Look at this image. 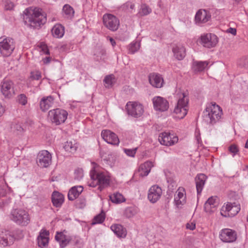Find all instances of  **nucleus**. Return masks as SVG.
I'll return each instance as SVG.
<instances>
[{"label": "nucleus", "instance_id": "nucleus-37", "mask_svg": "<svg viewBox=\"0 0 248 248\" xmlns=\"http://www.w3.org/2000/svg\"><path fill=\"white\" fill-rule=\"evenodd\" d=\"M11 129L12 131L16 133L17 134H21L24 131V129L22 127L21 124L16 121L12 123Z\"/></svg>", "mask_w": 248, "mask_h": 248}, {"label": "nucleus", "instance_id": "nucleus-61", "mask_svg": "<svg viewBox=\"0 0 248 248\" xmlns=\"http://www.w3.org/2000/svg\"><path fill=\"white\" fill-rule=\"evenodd\" d=\"M50 62V58L49 57H46L44 60V62L45 63H48Z\"/></svg>", "mask_w": 248, "mask_h": 248}, {"label": "nucleus", "instance_id": "nucleus-48", "mask_svg": "<svg viewBox=\"0 0 248 248\" xmlns=\"http://www.w3.org/2000/svg\"><path fill=\"white\" fill-rule=\"evenodd\" d=\"M137 148L134 149H124V153L128 156L134 157L136 154Z\"/></svg>", "mask_w": 248, "mask_h": 248}, {"label": "nucleus", "instance_id": "nucleus-39", "mask_svg": "<svg viewBox=\"0 0 248 248\" xmlns=\"http://www.w3.org/2000/svg\"><path fill=\"white\" fill-rule=\"evenodd\" d=\"M104 85L106 88H109L112 86L115 83V78L112 75L107 76L104 80Z\"/></svg>", "mask_w": 248, "mask_h": 248}, {"label": "nucleus", "instance_id": "nucleus-32", "mask_svg": "<svg viewBox=\"0 0 248 248\" xmlns=\"http://www.w3.org/2000/svg\"><path fill=\"white\" fill-rule=\"evenodd\" d=\"M64 33V27L60 24L55 25L52 29V33L56 38L62 37Z\"/></svg>", "mask_w": 248, "mask_h": 248}, {"label": "nucleus", "instance_id": "nucleus-44", "mask_svg": "<svg viewBox=\"0 0 248 248\" xmlns=\"http://www.w3.org/2000/svg\"><path fill=\"white\" fill-rule=\"evenodd\" d=\"M42 78L41 73L39 71H34L31 72L30 78L32 80H39Z\"/></svg>", "mask_w": 248, "mask_h": 248}, {"label": "nucleus", "instance_id": "nucleus-55", "mask_svg": "<svg viewBox=\"0 0 248 248\" xmlns=\"http://www.w3.org/2000/svg\"><path fill=\"white\" fill-rule=\"evenodd\" d=\"M227 32L235 35L236 34V30L235 28H230L227 30Z\"/></svg>", "mask_w": 248, "mask_h": 248}, {"label": "nucleus", "instance_id": "nucleus-30", "mask_svg": "<svg viewBox=\"0 0 248 248\" xmlns=\"http://www.w3.org/2000/svg\"><path fill=\"white\" fill-rule=\"evenodd\" d=\"M111 230L119 237H125L126 235V231L125 228L120 224H113L111 227Z\"/></svg>", "mask_w": 248, "mask_h": 248}, {"label": "nucleus", "instance_id": "nucleus-19", "mask_svg": "<svg viewBox=\"0 0 248 248\" xmlns=\"http://www.w3.org/2000/svg\"><path fill=\"white\" fill-rule=\"evenodd\" d=\"M102 138L107 143L112 145H118L119 140L118 136L109 130H104L101 132Z\"/></svg>", "mask_w": 248, "mask_h": 248}, {"label": "nucleus", "instance_id": "nucleus-54", "mask_svg": "<svg viewBox=\"0 0 248 248\" xmlns=\"http://www.w3.org/2000/svg\"><path fill=\"white\" fill-rule=\"evenodd\" d=\"M229 151L233 153L234 155L238 152V149L235 145H232L229 147Z\"/></svg>", "mask_w": 248, "mask_h": 248}, {"label": "nucleus", "instance_id": "nucleus-3", "mask_svg": "<svg viewBox=\"0 0 248 248\" xmlns=\"http://www.w3.org/2000/svg\"><path fill=\"white\" fill-rule=\"evenodd\" d=\"M8 217L11 221L20 226H27L31 221L29 213L20 208L12 209Z\"/></svg>", "mask_w": 248, "mask_h": 248}, {"label": "nucleus", "instance_id": "nucleus-28", "mask_svg": "<svg viewBox=\"0 0 248 248\" xmlns=\"http://www.w3.org/2000/svg\"><path fill=\"white\" fill-rule=\"evenodd\" d=\"M51 200L54 206L59 207L64 202V196L58 191H54L51 196Z\"/></svg>", "mask_w": 248, "mask_h": 248}, {"label": "nucleus", "instance_id": "nucleus-34", "mask_svg": "<svg viewBox=\"0 0 248 248\" xmlns=\"http://www.w3.org/2000/svg\"><path fill=\"white\" fill-rule=\"evenodd\" d=\"M63 148L66 151L74 153L76 151L78 146L75 141H67L65 143Z\"/></svg>", "mask_w": 248, "mask_h": 248}, {"label": "nucleus", "instance_id": "nucleus-24", "mask_svg": "<svg viewBox=\"0 0 248 248\" xmlns=\"http://www.w3.org/2000/svg\"><path fill=\"white\" fill-rule=\"evenodd\" d=\"M206 176L204 174H199L197 175L195 178V183L196 185V189L197 195L201 194L203 188L205 185V181L206 180Z\"/></svg>", "mask_w": 248, "mask_h": 248}, {"label": "nucleus", "instance_id": "nucleus-43", "mask_svg": "<svg viewBox=\"0 0 248 248\" xmlns=\"http://www.w3.org/2000/svg\"><path fill=\"white\" fill-rule=\"evenodd\" d=\"M17 101L19 104L25 106L28 102L27 97L24 94H20L17 97Z\"/></svg>", "mask_w": 248, "mask_h": 248}, {"label": "nucleus", "instance_id": "nucleus-15", "mask_svg": "<svg viewBox=\"0 0 248 248\" xmlns=\"http://www.w3.org/2000/svg\"><path fill=\"white\" fill-rule=\"evenodd\" d=\"M154 108L155 110L165 111L168 110L169 105L168 101L162 97L157 96L153 99Z\"/></svg>", "mask_w": 248, "mask_h": 248}, {"label": "nucleus", "instance_id": "nucleus-17", "mask_svg": "<svg viewBox=\"0 0 248 248\" xmlns=\"http://www.w3.org/2000/svg\"><path fill=\"white\" fill-rule=\"evenodd\" d=\"M178 140L177 137L166 132L160 133L158 137V140L160 143L166 146L172 145L177 142Z\"/></svg>", "mask_w": 248, "mask_h": 248}, {"label": "nucleus", "instance_id": "nucleus-41", "mask_svg": "<svg viewBox=\"0 0 248 248\" xmlns=\"http://www.w3.org/2000/svg\"><path fill=\"white\" fill-rule=\"evenodd\" d=\"M152 10L148 6L143 4L141 6L140 11L139 14L141 16H146L151 12Z\"/></svg>", "mask_w": 248, "mask_h": 248}, {"label": "nucleus", "instance_id": "nucleus-49", "mask_svg": "<svg viewBox=\"0 0 248 248\" xmlns=\"http://www.w3.org/2000/svg\"><path fill=\"white\" fill-rule=\"evenodd\" d=\"M14 7V3L9 0L5 1V9L6 10H12Z\"/></svg>", "mask_w": 248, "mask_h": 248}, {"label": "nucleus", "instance_id": "nucleus-5", "mask_svg": "<svg viewBox=\"0 0 248 248\" xmlns=\"http://www.w3.org/2000/svg\"><path fill=\"white\" fill-rule=\"evenodd\" d=\"M15 47V43L12 38L5 37L0 38V52L3 56L11 55Z\"/></svg>", "mask_w": 248, "mask_h": 248}, {"label": "nucleus", "instance_id": "nucleus-9", "mask_svg": "<svg viewBox=\"0 0 248 248\" xmlns=\"http://www.w3.org/2000/svg\"><path fill=\"white\" fill-rule=\"evenodd\" d=\"M103 23L105 26L111 31H116L119 26V20L114 15L106 14L103 16Z\"/></svg>", "mask_w": 248, "mask_h": 248}, {"label": "nucleus", "instance_id": "nucleus-20", "mask_svg": "<svg viewBox=\"0 0 248 248\" xmlns=\"http://www.w3.org/2000/svg\"><path fill=\"white\" fill-rule=\"evenodd\" d=\"M211 18V15L205 10L200 9L196 14L195 21L196 24L200 25L208 21Z\"/></svg>", "mask_w": 248, "mask_h": 248}, {"label": "nucleus", "instance_id": "nucleus-51", "mask_svg": "<svg viewBox=\"0 0 248 248\" xmlns=\"http://www.w3.org/2000/svg\"><path fill=\"white\" fill-rule=\"evenodd\" d=\"M49 233L48 231H47L45 230H42L40 232L39 235L38 237H41V238H48V236L49 235Z\"/></svg>", "mask_w": 248, "mask_h": 248}, {"label": "nucleus", "instance_id": "nucleus-4", "mask_svg": "<svg viewBox=\"0 0 248 248\" xmlns=\"http://www.w3.org/2000/svg\"><path fill=\"white\" fill-rule=\"evenodd\" d=\"M97 164L93 163V168L90 171V175L92 180H95L96 184H99L98 188L101 191L104 187L107 186L109 184V177L104 173L96 170Z\"/></svg>", "mask_w": 248, "mask_h": 248}, {"label": "nucleus", "instance_id": "nucleus-60", "mask_svg": "<svg viewBox=\"0 0 248 248\" xmlns=\"http://www.w3.org/2000/svg\"><path fill=\"white\" fill-rule=\"evenodd\" d=\"M109 41L113 46H114L116 45V42L112 38H109Z\"/></svg>", "mask_w": 248, "mask_h": 248}, {"label": "nucleus", "instance_id": "nucleus-42", "mask_svg": "<svg viewBox=\"0 0 248 248\" xmlns=\"http://www.w3.org/2000/svg\"><path fill=\"white\" fill-rule=\"evenodd\" d=\"M140 48V43L136 42L132 43L129 47V51L131 54H134L137 52Z\"/></svg>", "mask_w": 248, "mask_h": 248}, {"label": "nucleus", "instance_id": "nucleus-12", "mask_svg": "<svg viewBox=\"0 0 248 248\" xmlns=\"http://www.w3.org/2000/svg\"><path fill=\"white\" fill-rule=\"evenodd\" d=\"M1 92L5 98H10L15 94L14 83L9 80L4 79L1 83Z\"/></svg>", "mask_w": 248, "mask_h": 248}, {"label": "nucleus", "instance_id": "nucleus-35", "mask_svg": "<svg viewBox=\"0 0 248 248\" xmlns=\"http://www.w3.org/2000/svg\"><path fill=\"white\" fill-rule=\"evenodd\" d=\"M111 201L115 203H120L125 201V199L123 195L119 192L114 193L109 196Z\"/></svg>", "mask_w": 248, "mask_h": 248}, {"label": "nucleus", "instance_id": "nucleus-18", "mask_svg": "<svg viewBox=\"0 0 248 248\" xmlns=\"http://www.w3.org/2000/svg\"><path fill=\"white\" fill-rule=\"evenodd\" d=\"M14 235L9 231L5 230L0 234V245L3 247L12 245L15 241Z\"/></svg>", "mask_w": 248, "mask_h": 248}, {"label": "nucleus", "instance_id": "nucleus-64", "mask_svg": "<svg viewBox=\"0 0 248 248\" xmlns=\"http://www.w3.org/2000/svg\"><path fill=\"white\" fill-rule=\"evenodd\" d=\"M236 1H239L240 0H235Z\"/></svg>", "mask_w": 248, "mask_h": 248}, {"label": "nucleus", "instance_id": "nucleus-57", "mask_svg": "<svg viewBox=\"0 0 248 248\" xmlns=\"http://www.w3.org/2000/svg\"><path fill=\"white\" fill-rule=\"evenodd\" d=\"M124 7H126L128 8V7H130V9H133L135 6L134 4L131 3V2H126L125 3L124 5Z\"/></svg>", "mask_w": 248, "mask_h": 248}, {"label": "nucleus", "instance_id": "nucleus-58", "mask_svg": "<svg viewBox=\"0 0 248 248\" xmlns=\"http://www.w3.org/2000/svg\"><path fill=\"white\" fill-rule=\"evenodd\" d=\"M4 111V107L1 104H0V117L3 114Z\"/></svg>", "mask_w": 248, "mask_h": 248}, {"label": "nucleus", "instance_id": "nucleus-10", "mask_svg": "<svg viewBox=\"0 0 248 248\" xmlns=\"http://www.w3.org/2000/svg\"><path fill=\"white\" fill-rule=\"evenodd\" d=\"M127 110L129 115L138 118L141 116L144 111L142 105L137 102H129L127 105Z\"/></svg>", "mask_w": 248, "mask_h": 248}, {"label": "nucleus", "instance_id": "nucleus-40", "mask_svg": "<svg viewBox=\"0 0 248 248\" xmlns=\"http://www.w3.org/2000/svg\"><path fill=\"white\" fill-rule=\"evenodd\" d=\"M105 219V213L102 212L100 214L95 216L93 219L92 225H93L96 224H100L104 222Z\"/></svg>", "mask_w": 248, "mask_h": 248}, {"label": "nucleus", "instance_id": "nucleus-11", "mask_svg": "<svg viewBox=\"0 0 248 248\" xmlns=\"http://www.w3.org/2000/svg\"><path fill=\"white\" fill-rule=\"evenodd\" d=\"M220 240L225 243H233L237 239V233L233 230L226 228L221 230L219 232Z\"/></svg>", "mask_w": 248, "mask_h": 248}, {"label": "nucleus", "instance_id": "nucleus-52", "mask_svg": "<svg viewBox=\"0 0 248 248\" xmlns=\"http://www.w3.org/2000/svg\"><path fill=\"white\" fill-rule=\"evenodd\" d=\"M69 240L66 238V237L63 239L61 240L60 242V245L61 248H63L69 243Z\"/></svg>", "mask_w": 248, "mask_h": 248}, {"label": "nucleus", "instance_id": "nucleus-1", "mask_svg": "<svg viewBox=\"0 0 248 248\" xmlns=\"http://www.w3.org/2000/svg\"><path fill=\"white\" fill-rule=\"evenodd\" d=\"M42 11V10L38 7L26 9L24 12L25 23L33 28H39L44 24L46 21V16Z\"/></svg>", "mask_w": 248, "mask_h": 248}, {"label": "nucleus", "instance_id": "nucleus-38", "mask_svg": "<svg viewBox=\"0 0 248 248\" xmlns=\"http://www.w3.org/2000/svg\"><path fill=\"white\" fill-rule=\"evenodd\" d=\"M138 212L136 207L131 206L127 207L124 212V215L127 218H130L135 216Z\"/></svg>", "mask_w": 248, "mask_h": 248}, {"label": "nucleus", "instance_id": "nucleus-7", "mask_svg": "<svg viewBox=\"0 0 248 248\" xmlns=\"http://www.w3.org/2000/svg\"><path fill=\"white\" fill-rule=\"evenodd\" d=\"M240 210V205L235 202H227L222 207L220 214L224 217H234Z\"/></svg>", "mask_w": 248, "mask_h": 248}, {"label": "nucleus", "instance_id": "nucleus-29", "mask_svg": "<svg viewBox=\"0 0 248 248\" xmlns=\"http://www.w3.org/2000/svg\"><path fill=\"white\" fill-rule=\"evenodd\" d=\"M83 188L82 186H75L72 187L68 193V198L70 201H73L78 197L82 192Z\"/></svg>", "mask_w": 248, "mask_h": 248}, {"label": "nucleus", "instance_id": "nucleus-33", "mask_svg": "<svg viewBox=\"0 0 248 248\" xmlns=\"http://www.w3.org/2000/svg\"><path fill=\"white\" fill-rule=\"evenodd\" d=\"M106 51L104 49L97 47L94 50V59L97 61H104L106 59Z\"/></svg>", "mask_w": 248, "mask_h": 248}, {"label": "nucleus", "instance_id": "nucleus-13", "mask_svg": "<svg viewBox=\"0 0 248 248\" xmlns=\"http://www.w3.org/2000/svg\"><path fill=\"white\" fill-rule=\"evenodd\" d=\"M51 155L46 150L40 152L38 155L37 163L38 165L42 168H46L51 162Z\"/></svg>", "mask_w": 248, "mask_h": 248}, {"label": "nucleus", "instance_id": "nucleus-31", "mask_svg": "<svg viewBox=\"0 0 248 248\" xmlns=\"http://www.w3.org/2000/svg\"><path fill=\"white\" fill-rule=\"evenodd\" d=\"M175 57L178 60L183 59L186 55L185 48L184 46H176L172 49Z\"/></svg>", "mask_w": 248, "mask_h": 248}, {"label": "nucleus", "instance_id": "nucleus-26", "mask_svg": "<svg viewBox=\"0 0 248 248\" xmlns=\"http://www.w3.org/2000/svg\"><path fill=\"white\" fill-rule=\"evenodd\" d=\"M174 202L178 208H181L186 203V194L181 191L179 188L176 192L174 197Z\"/></svg>", "mask_w": 248, "mask_h": 248}, {"label": "nucleus", "instance_id": "nucleus-21", "mask_svg": "<svg viewBox=\"0 0 248 248\" xmlns=\"http://www.w3.org/2000/svg\"><path fill=\"white\" fill-rule=\"evenodd\" d=\"M150 83L156 88H161L163 86L164 80L162 76L157 73H151L149 75Z\"/></svg>", "mask_w": 248, "mask_h": 248}, {"label": "nucleus", "instance_id": "nucleus-14", "mask_svg": "<svg viewBox=\"0 0 248 248\" xmlns=\"http://www.w3.org/2000/svg\"><path fill=\"white\" fill-rule=\"evenodd\" d=\"M185 96V93H183V98L178 100L174 110V112L176 114L175 117L178 119H183L186 115V104L184 99Z\"/></svg>", "mask_w": 248, "mask_h": 248}, {"label": "nucleus", "instance_id": "nucleus-53", "mask_svg": "<svg viewBox=\"0 0 248 248\" xmlns=\"http://www.w3.org/2000/svg\"><path fill=\"white\" fill-rule=\"evenodd\" d=\"M65 237V235L62 232H57L55 236V239L59 242L61 240L63 239Z\"/></svg>", "mask_w": 248, "mask_h": 248}, {"label": "nucleus", "instance_id": "nucleus-22", "mask_svg": "<svg viewBox=\"0 0 248 248\" xmlns=\"http://www.w3.org/2000/svg\"><path fill=\"white\" fill-rule=\"evenodd\" d=\"M54 98L51 95L45 96L40 101L39 106L42 111H46L51 108L54 104Z\"/></svg>", "mask_w": 248, "mask_h": 248}, {"label": "nucleus", "instance_id": "nucleus-59", "mask_svg": "<svg viewBox=\"0 0 248 248\" xmlns=\"http://www.w3.org/2000/svg\"><path fill=\"white\" fill-rule=\"evenodd\" d=\"M98 185V184H96V181L95 180H93V182L89 183L88 186L90 187H95Z\"/></svg>", "mask_w": 248, "mask_h": 248}, {"label": "nucleus", "instance_id": "nucleus-23", "mask_svg": "<svg viewBox=\"0 0 248 248\" xmlns=\"http://www.w3.org/2000/svg\"><path fill=\"white\" fill-rule=\"evenodd\" d=\"M210 62L205 61H195L193 62L192 69L196 72H201L207 70L209 68Z\"/></svg>", "mask_w": 248, "mask_h": 248}, {"label": "nucleus", "instance_id": "nucleus-36", "mask_svg": "<svg viewBox=\"0 0 248 248\" xmlns=\"http://www.w3.org/2000/svg\"><path fill=\"white\" fill-rule=\"evenodd\" d=\"M63 16L65 18L70 19L73 17L74 15V11L73 8L69 5L65 4L62 9Z\"/></svg>", "mask_w": 248, "mask_h": 248}, {"label": "nucleus", "instance_id": "nucleus-47", "mask_svg": "<svg viewBox=\"0 0 248 248\" xmlns=\"http://www.w3.org/2000/svg\"><path fill=\"white\" fill-rule=\"evenodd\" d=\"M195 138L196 140V143L198 145V146L202 145V141L201 140L200 133L199 129H196L195 131Z\"/></svg>", "mask_w": 248, "mask_h": 248}, {"label": "nucleus", "instance_id": "nucleus-6", "mask_svg": "<svg viewBox=\"0 0 248 248\" xmlns=\"http://www.w3.org/2000/svg\"><path fill=\"white\" fill-rule=\"evenodd\" d=\"M68 116V112L64 109L56 108L48 112V117L56 125H59L65 122Z\"/></svg>", "mask_w": 248, "mask_h": 248}, {"label": "nucleus", "instance_id": "nucleus-63", "mask_svg": "<svg viewBox=\"0 0 248 248\" xmlns=\"http://www.w3.org/2000/svg\"><path fill=\"white\" fill-rule=\"evenodd\" d=\"M46 54H49V51L48 50H47L46 52H45Z\"/></svg>", "mask_w": 248, "mask_h": 248}, {"label": "nucleus", "instance_id": "nucleus-46", "mask_svg": "<svg viewBox=\"0 0 248 248\" xmlns=\"http://www.w3.org/2000/svg\"><path fill=\"white\" fill-rule=\"evenodd\" d=\"M11 198L9 197L0 201V208L8 206L11 202Z\"/></svg>", "mask_w": 248, "mask_h": 248}, {"label": "nucleus", "instance_id": "nucleus-50", "mask_svg": "<svg viewBox=\"0 0 248 248\" xmlns=\"http://www.w3.org/2000/svg\"><path fill=\"white\" fill-rule=\"evenodd\" d=\"M77 204L78 208H83L86 206V200L84 198H80L77 201Z\"/></svg>", "mask_w": 248, "mask_h": 248}, {"label": "nucleus", "instance_id": "nucleus-45", "mask_svg": "<svg viewBox=\"0 0 248 248\" xmlns=\"http://www.w3.org/2000/svg\"><path fill=\"white\" fill-rule=\"evenodd\" d=\"M38 244L39 247L43 248L46 247L48 243V238H37Z\"/></svg>", "mask_w": 248, "mask_h": 248}, {"label": "nucleus", "instance_id": "nucleus-27", "mask_svg": "<svg viewBox=\"0 0 248 248\" xmlns=\"http://www.w3.org/2000/svg\"><path fill=\"white\" fill-rule=\"evenodd\" d=\"M153 166L154 165L151 161H146L140 165L139 169V176L141 177L147 176Z\"/></svg>", "mask_w": 248, "mask_h": 248}, {"label": "nucleus", "instance_id": "nucleus-62", "mask_svg": "<svg viewBox=\"0 0 248 248\" xmlns=\"http://www.w3.org/2000/svg\"><path fill=\"white\" fill-rule=\"evenodd\" d=\"M245 148H248V139L247 140L246 143L245 144Z\"/></svg>", "mask_w": 248, "mask_h": 248}, {"label": "nucleus", "instance_id": "nucleus-2", "mask_svg": "<svg viewBox=\"0 0 248 248\" xmlns=\"http://www.w3.org/2000/svg\"><path fill=\"white\" fill-rule=\"evenodd\" d=\"M222 115L221 108L215 103H212L203 111V118L207 124L214 125L220 121Z\"/></svg>", "mask_w": 248, "mask_h": 248}, {"label": "nucleus", "instance_id": "nucleus-8", "mask_svg": "<svg viewBox=\"0 0 248 248\" xmlns=\"http://www.w3.org/2000/svg\"><path fill=\"white\" fill-rule=\"evenodd\" d=\"M199 42L204 47L210 48L215 47L218 43V38L214 34L208 33L202 34Z\"/></svg>", "mask_w": 248, "mask_h": 248}, {"label": "nucleus", "instance_id": "nucleus-25", "mask_svg": "<svg viewBox=\"0 0 248 248\" xmlns=\"http://www.w3.org/2000/svg\"><path fill=\"white\" fill-rule=\"evenodd\" d=\"M218 205L216 197H211L204 203V210L206 212L211 213L214 212Z\"/></svg>", "mask_w": 248, "mask_h": 248}, {"label": "nucleus", "instance_id": "nucleus-16", "mask_svg": "<svg viewBox=\"0 0 248 248\" xmlns=\"http://www.w3.org/2000/svg\"><path fill=\"white\" fill-rule=\"evenodd\" d=\"M162 193L161 187L157 185H154L148 190V199L151 202L155 203L159 200Z\"/></svg>", "mask_w": 248, "mask_h": 248}, {"label": "nucleus", "instance_id": "nucleus-56", "mask_svg": "<svg viewBox=\"0 0 248 248\" xmlns=\"http://www.w3.org/2000/svg\"><path fill=\"white\" fill-rule=\"evenodd\" d=\"M195 223L193 222H191L190 223H187V229H189L190 230H193L195 229Z\"/></svg>", "mask_w": 248, "mask_h": 248}]
</instances>
